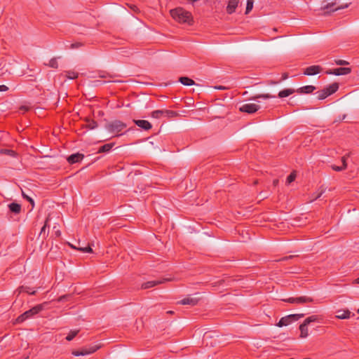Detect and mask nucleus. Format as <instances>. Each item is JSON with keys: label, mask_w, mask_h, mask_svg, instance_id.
I'll return each instance as SVG.
<instances>
[{"label": "nucleus", "mask_w": 359, "mask_h": 359, "mask_svg": "<svg viewBox=\"0 0 359 359\" xmlns=\"http://www.w3.org/2000/svg\"><path fill=\"white\" fill-rule=\"evenodd\" d=\"M170 15L175 21L180 23L192 24L193 18L191 13L182 8L179 7L171 10Z\"/></svg>", "instance_id": "obj_1"}, {"label": "nucleus", "mask_w": 359, "mask_h": 359, "mask_svg": "<svg viewBox=\"0 0 359 359\" xmlns=\"http://www.w3.org/2000/svg\"><path fill=\"white\" fill-rule=\"evenodd\" d=\"M104 128L114 137H118L123 134L122 131L127 128V124L120 120H114L107 122Z\"/></svg>", "instance_id": "obj_2"}, {"label": "nucleus", "mask_w": 359, "mask_h": 359, "mask_svg": "<svg viewBox=\"0 0 359 359\" xmlns=\"http://www.w3.org/2000/svg\"><path fill=\"white\" fill-rule=\"evenodd\" d=\"M47 304H48L47 302H44L43 304H38V305L32 307V309H30L28 311H26L25 312H24L22 314L20 315L17 318L16 322L18 323H21L24 322L25 320H26L27 319L32 318L34 315L39 313L40 311L43 310L45 306Z\"/></svg>", "instance_id": "obj_3"}, {"label": "nucleus", "mask_w": 359, "mask_h": 359, "mask_svg": "<svg viewBox=\"0 0 359 359\" xmlns=\"http://www.w3.org/2000/svg\"><path fill=\"white\" fill-rule=\"evenodd\" d=\"M100 348V346L94 345L89 347L82 348L81 350H74L72 351V355L74 356L86 355L97 351Z\"/></svg>", "instance_id": "obj_4"}, {"label": "nucleus", "mask_w": 359, "mask_h": 359, "mask_svg": "<svg viewBox=\"0 0 359 359\" xmlns=\"http://www.w3.org/2000/svg\"><path fill=\"white\" fill-rule=\"evenodd\" d=\"M283 301L290 303V304H306V303H312L314 302V299L310 297L302 296V297H290V298L283 299Z\"/></svg>", "instance_id": "obj_5"}, {"label": "nucleus", "mask_w": 359, "mask_h": 359, "mask_svg": "<svg viewBox=\"0 0 359 359\" xmlns=\"http://www.w3.org/2000/svg\"><path fill=\"white\" fill-rule=\"evenodd\" d=\"M260 109V106L254 103L244 104L240 107L239 110L241 112L249 114L257 112Z\"/></svg>", "instance_id": "obj_6"}, {"label": "nucleus", "mask_w": 359, "mask_h": 359, "mask_svg": "<svg viewBox=\"0 0 359 359\" xmlns=\"http://www.w3.org/2000/svg\"><path fill=\"white\" fill-rule=\"evenodd\" d=\"M168 280H169V279L163 278V279L158 280L147 281V282L142 283L141 287H142V289H144V290L149 289V288L155 287L158 285L162 284Z\"/></svg>", "instance_id": "obj_7"}, {"label": "nucleus", "mask_w": 359, "mask_h": 359, "mask_svg": "<svg viewBox=\"0 0 359 359\" xmlns=\"http://www.w3.org/2000/svg\"><path fill=\"white\" fill-rule=\"evenodd\" d=\"M320 70H321V67L320 66L313 65V66L306 67L304 69V73L306 75L313 76V75H316V74L320 73Z\"/></svg>", "instance_id": "obj_8"}, {"label": "nucleus", "mask_w": 359, "mask_h": 359, "mask_svg": "<svg viewBox=\"0 0 359 359\" xmlns=\"http://www.w3.org/2000/svg\"><path fill=\"white\" fill-rule=\"evenodd\" d=\"M84 155L80 153L73 154L67 158V161L69 164L79 163L83 160Z\"/></svg>", "instance_id": "obj_9"}, {"label": "nucleus", "mask_w": 359, "mask_h": 359, "mask_svg": "<svg viewBox=\"0 0 359 359\" xmlns=\"http://www.w3.org/2000/svg\"><path fill=\"white\" fill-rule=\"evenodd\" d=\"M84 121L86 123L83 126V128L93 130V129L97 128L98 126L97 121H95L94 119H92L89 117L85 118Z\"/></svg>", "instance_id": "obj_10"}, {"label": "nucleus", "mask_w": 359, "mask_h": 359, "mask_svg": "<svg viewBox=\"0 0 359 359\" xmlns=\"http://www.w3.org/2000/svg\"><path fill=\"white\" fill-rule=\"evenodd\" d=\"M239 0H229L226 6V12L229 14H232L236 11L238 5Z\"/></svg>", "instance_id": "obj_11"}, {"label": "nucleus", "mask_w": 359, "mask_h": 359, "mask_svg": "<svg viewBox=\"0 0 359 359\" xmlns=\"http://www.w3.org/2000/svg\"><path fill=\"white\" fill-rule=\"evenodd\" d=\"M323 320V316L322 315H312L311 316H309L304 320V323L307 325H309L311 323H320Z\"/></svg>", "instance_id": "obj_12"}, {"label": "nucleus", "mask_w": 359, "mask_h": 359, "mask_svg": "<svg viewBox=\"0 0 359 359\" xmlns=\"http://www.w3.org/2000/svg\"><path fill=\"white\" fill-rule=\"evenodd\" d=\"M198 299L188 297L184 298L183 299L177 302V304H182V305L188 304V305L195 306L198 304Z\"/></svg>", "instance_id": "obj_13"}, {"label": "nucleus", "mask_w": 359, "mask_h": 359, "mask_svg": "<svg viewBox=\"0 0 359 359\" xmlns=\"http://www.w3.org/2000/svg\"><path fill=\"white\" fill-rule=\"evenodd\" d=\"M9 211L15 215L20 214L22 210L21 205L18 203H11L8 205Z\"/></svg>", "instance_id": "obj_14"}, {"label": "nucleus", "mask_w": 359, "mask_h": 359, "mask_svg": "<svg viewBox=\"0 0 359 359\" xmlns=\"http://www.w3.org/2000/svg\"><path fill=\"white\" fill-rule=\"evenodd\" d=\"M351 72V69L348 67H339L332 70L330 72L334 75H346Z\"/></svg>", "instance_id": "obj_15"}, {"label": "nucleus", "mask_w": 359, "mask_h": 359, "mask_svg": "<svg viewBox=\"0 0 359 359\" xmlns=\"http://www.w3.org/2000/svg\"><path fill=\"white\" fill-rule=\"evenodd\" d=\"M134 122L137 126L145 130H148L152 127L151 124L146 120H135Z\"/></svg>", "instance_id": "obj_16"}, {"label": "nucleus", "mask_w": 359, "mask_h": 359, "mask_svg": "<svg viewBox=\"0 0 359 359\" xmlns=\"http://www.w3.org/2000/svg\"><path fill=\"white\" fill-rule=\"evenodd\" d=\"M79 74L74 71V70H69L66 71L63 74H61L60 76H62L63 78H67L69 79H75L78 77Z\"/></svg>", "instance_id": "obj_17"}, {"label": "nucleus", "mask_w": 359, "mask_h": 359, "mask_svg": "<svg viewBox=\"0 0 359 359\" xmlns=\"http://www.w3.org/2000/svg\"><path fill=\"white\" fill-rule=\"evenodd\" d=\"M336 318L339 319H348L350 318L351 312L348 309L346 310H339L337 311Z\"/></svg>", "instance_id": "obj_18"}, {"label": "nucleus", "mask_w": 359, "mask_h": 359, "mask_svg": "<svg viewBox=\"0 0 359 359\" xmlns=\"http://www.w3.org/2000/svg\"><path fill=\"white\" fill-rule=\"evenodd\" d=\"M299 330H300V337L301 338H306L309 336V331H308V325L303 322L299 325Z\"/></svg>", "instance_id": "obj_19"}, {"label": "nucleus", "mask_w": 359, "mask_h": 359, "mask_svg": "<svg viewBox=\"0 0 359 359\" xmlns=\"http://www.w3.org/2000/svg\"><path fill=\"white\" fill-rule=\"evenodd\" d=\"M179 81L184 86L196 85L194 81L189 77L182 76L179 79Z\"/></svg>", "instance_id": "obj_20"}, {"label": "nucleus", "mask_w": 359, "mask_h": 359, "mask_svg": "<svg viewBox=\"0 0 359 359\" xmlns=\"http://www.w3.org/2000/svg\"><path fill=\"white\" fill-rule=\"evenodd\" d=\"M114 144L115 143L111 142L101 146L98 149V153H105L109 151L113 148Z\"/></svg>", "instance_id": "obj_21"}, {"label": "nucleus", "mask_w": 359, "mask_h": 359, "mask_svg": "<svg viewBox=\"0 0 359 359\" xmlns=\"http://www.w3.org/2000/svg\"><path fill=\"white\" fill-rule=\"evenodd\" d=\"M292 322L289 318V316H287L283 317L280 319V320L277 323V326L281 327L283 326H287L289 324H290Z\"/></svg>", "instance_id": "obj_22"}, {"label": "nucleus", "mask_w": 359, "mask_h": 359, "mask_svg": "<svg viewBox=\"0 0 359 359\" xmlns=\"http://www.w3.org/2000/svg\"><path fill=\"white\" fill-rule=\"evenodd\" d=\"M48 221H49V218L47 217L44 222V225L42 226L40 233H39V236H42L43 239L46 238L48 235V234H46V229L47 226H48Z\"/></svg>", "instance_id": "obj_23"}, {"label": "nucleus", "mask_w": 359, "mask_h": 359, "mask_svg": "<svg viewBox=\"0 0 359 359\" xmlns=\"http://www.w3.org/2000/svg\"><path fill=\"white\" fill-rule=\"evenodd\" d=\"M336 91H322V93L318 95L317 97L318 100H323V99L327 97L328 96L331 95L332 94H333Z\"/></svg>", "instance_id": "obj_24"}, {"label": "nucleus", "mask_w": 359, "mask_h": 359, "mask_svg": "<svg viewBox=\"0 0 359 359\" xmlns=\"http://www.w3.org/2000/svg\"><path fill=\"white\" fill-rule=\"evenodd\" d=\"M20 292H26L29 294L34 295L36 293V290H32L29 287L27 286H22L20 287Z\"/></svg>", "instance_id": "obj_25"}, {"label": "nucleus", "mask_w": 359, "mask_h": 359, "mask_svg": "<svg viewBox=\"0 0 359 359\" xmlns=\"http://www.w3.org/2000/svg\"><path fill=\"white\" fill-rule=\"evenodd\" d=\"M291 322L297 321L304 316V313H297L288 315Z\"/></svg>", "instance_id": "obj_26"}, {"label": "nucleus", "mask_w": 359, "mask_h": 359, "mask_svg": "<svg viewBox=\"0 0 359 359\" xmlns=\"http://www.w3.org/2000/svg\"><path fill=\"white\" fill-rule=\"evenodd\" d=\"M325 191V188L321 186L319 189V191L317 194H313V198L311 199V201L316 200L317 198H319Z\"/></svg>", "instance_id": "obj_27"}, {"label": "nucleus", "mask_w": 359, "mask_h": 359, "mask_svg": "<svg viewBox=\"0 0 359 359\" xmlns=\"http://www.w3.org/2000/svg\"><path fill=\"white\" fill-rule=\"evenodd\" d=\"M48 66L52 68L57 69L58 67V63L56 57L50 59L47 64Z\"/></svg>", "instance_id": "obj_28"}, {"label": "nucleus", "mask_w": 359, "mask_h": 359, "mask_svg": "<svg viewBox=\"0 0 359 359\" xmlns=\"http://www.w3.org/2000/svg\"><path fill=\"white\" fill-rule=\"evenodd\" d=\"M297 175L295 171H292L287 177V183L290 184L296 179Z\"/></svg>", "instance_id": "obj_29"}, {"label": "nucleus", "mask_w": 359, "mask_h": 359, "mask_svg": "<svg viewBox=\"0 0 359 359\" xmlns=\"http://www.w3.org/2000/svg\"><path fill=\"white\" fill-rule=\"evenodd\" d=\"M78 333H79V330H73V331L72 330V331H70V332L66 337V339L67 341L72 340L77 335Z\"/></svg>", "instance_id": "obj_30"}, {"label": "nucleus", "mask_w": 359, "mask_h": 359, "mask_svg": "<svg viewBox=\"0 0 359 359\" xmlns=\"http://www.w3.org/2000/svg\"><path fill=\"white\" fill-rule=\"evenodd\" d=\"M253 0H248L247 1V5H246V11L245 14H248L249 12H250L253 8Z\"/></svg>", "instance_id": "obj_31"}, {"label": "nucleus", "mask_w": 359, "mask_h": 359, "mask_svg": "<svg viewBox=\"0 0 359 359\" xmlns=\"http://www.w3.org/2000/svg\"><path fill=\"white\" fill-rule=\"evenodd\" d=\"M294 91H279L278 96L280 98L290 95Z\"/></svg>", "instance_id": "obj_32"}, {"label": "nucleus", "mask_w": 359, "mask_h": 359, "mask_svg": "<svg viewBox=\"0 0 359 359\" xmlns=\"http://www.w3.org/2000/svg\"><path fill=\"white\" fill-rule=\"evenodd\" d=\"M339 88V83L334 82V83H332V84H330L328 87H327L324 90H338Z\"/></svg>", "instance_id": "obj_33"}, {"label": "nucleus", "mask_w": 359, "mask_h": 359, "mask_svg": "<svg viewBox=\"0 0 359 359\" xmlns=\"http://www.w3.org/2000/svg\"><path fill=\"white\" fill-rule=\"evenodd\" d=\"M332 168L334 171L339 172V171H342V170H345L346 169V165H344V166H342V165L341 166H338V165H332Z\"/></svg>", "instance_id": "obj_34"}, {"label": "nucleus", "mask_w": 359, "mask_h": 359, "mask_svg": "<svg viewBox=\"0 0 359 359\" xmlns=\"http://www.w3.org/2000/svg\"><path fill=\"white\" fill-rule=\"evenodd\" d=\"M163 114V111L156 110L152 112V116L154 118H160L161 116Z\"/></svg>", "instance_id": "obj_35"}, {"label": "nucleus", "mask_w": 359, "mask_h": 359, "mask_svg": "<svg viewBox=\"0 0 359 359\" xmlns=\"http://www.w3.org/2000/svg\"><path fill=\"white\" fill-rule=\"evenodd\" d=\"M78 249L83 252H93L92 248L89 245L87 247H85V248L81 247V248H79Z\"/></svg>", "instance_id": "obj_36"}, {"label": "nucleus", "mask_w": 359, "mask_h": 359, "mask_svg": "<svg viewBox=\"0 0 359 359\" xmlns=\"http://www.w3.org/2000/svg\"><path fill=\"white\" fill-rule=\"evenodd\" d=\"M1 152L11 156H14L15 154V151L11 149H2Z\"/></svg>", "instance_id": "obj_37"}, {"label": "nucleus", "mask_w": 359, "mask_h": 359, "mask_svg": "<svg viewBox=\"0 0 359 359\" xmlns=\"http://www.w3.org/2000/svg\"><path fill=\"white\" fill-rule=\"evenodd\" d=\"M31 109V107L30 105H21L20 107H19V109L20 111H23L24 112H26V111H29Z\"/></svg>", "instance_id": "obj_38"}, {"label": "nucleus", "mask_w": 359, "mask_h": 359, "mask_svg": "<svg viewBox=\"0 0 359 359\" xmlns=\"http://www.w3.org/2000/svg\"><path fill=\"white\" fill-rule=\"evenodd\" d=\"M22 197H23L24 198L27 199V201L31 203V205H32V207L34 206V200H33L32 198L29 197L28 196H27L26 194H25V193H23V192H22Z\"/></svg>", "instance_id": "obj_39"}, {"label": "nucleus", "mask_w": 359, "mask_h": 359, "mask_svg": "<svg viewBox=\"0 0 359 359\" xmlns=\"http://www.w3.org/2000/svg\"><path fill=\"white\" fill-rule=\"evenodd\" d=\"M335 63L338 65H348L349 63L346 61V60H335Z\"/></svg>", "instance_id": "obj_40"}, {"label": "nucleus", "mask_w": 359, "mask_h": 359, "mask_svg": "<svg viewBox=\"0 0 359 359\" xmlns=\"http://www.w3.org/2000/svg\"><path fill=\"white\" fill-rule=\"evenodd\" d=\"M315 87L313 86H302V87H300L297 90H315Z\"/></svg>", "instance_id": "obj_41"}, {"label": "nucleus", "mask_w": 359, "mask_h": 359, "mask_svg": "<svg viewBox=\"0 0 359 359\" xmlns=\"http://www.w3.org/2000/svg\"><path fill=\"white\" fill-rule=\"evenodd\" d=\"M69 297V295H62L58 298L57 302H63L65 299H67Z\"/></svg>", "instance_id": "obj_42"}, {"label": "nucleus", "mask_w": 359, "mask_h": 359, "mask_svg": "<svg viewBox=\"0 0 359 359\" xmlns=\"http://www.w3.org/2000/svg\"><path fill=\"white\" fill-rule=\"evenodd\" d=\"M214 88L215 90H228L227 88L224 87V86H215Z\"/></svg>", "instance_id": "obj_43"}, {"label": "nucleus", "mask_w": 359, "mask_h": 359, "mask_svg": "<svg viewBox=\"0 0 359 359\" xmlns=\"http://www.w3.org/2000/svg\"><path fill=\"white\" fill-rule=\"evenodd\" d=\"M81 46V43H75L71 44V48H77Z\"/></svg>", "instance_id": "obj_44"}, {"label": "nucleus", "mask_w": 359, "mask_h": 359, "mask_svg": "<svg viewBox=\"0 0 359 359\" xmlns=\"http://www.w3.org/2000/svg\"><path fill=\"white\" fill-rule=\"evenodd\" d=\"M348 6V4H346L344 6H339V7L334 8L333 11H337V10L343 9V8H347Z\"/></svg>", "instance_id": "obj_45"}, {"label": "nucleus", "mask_w": 359, "mask_h": 359, "mask_svg": "<svg viewBox=\"0 0 359 359\" xmlns=\"http://www.w3.org/2000/svg\"><path fill=\"white\" fill-rule=\"evenodd\" d=\"M341 162H342V166L346 165V168H347V163H346V158L344 156H343L341 158Z\"/></svg>", "instance_id": "obj_46"}, {"label": "nucleus", "mask_w": 359, "mask_h": 359, "mask_svg": "<svg viewBox=\"0 0 359 359\" xmlns=\"http://www.w3.org/2000/svg\"><path fill=\"white\" fill-rule=\"evenodd\" d=\"M177 83V81H169L168 83H165L164 84V86H170L172 83Z\"/></svg>", "instance_id": "obj_47"}, {"label": "nucleus", "mask_w": 359, "mask_h": 359, "mask_svg": "<svg viewBox=\"0 0 359 359\" xmlns=\"http://www.w3.org/2000/svg\"><path fill=\"white\" fill-rule=\"evenodd\" d=\"M130 8H131V9H132L133 11H134L135 12H137V11H138V10H139V9H138V8H137L135 5H133V6H131Z\"/></svg>", "instance_id": "obj_48"}, {"label": "nucleus", "mask_w": 359, "mask_h": 359, "mask_svg": "<svg viewBox=\"0 0 359 359\" xmlns=\"http://www.w3.org/2000/svg\"><path fill=\"white\" fill-rule=\"evenodd\" d=\"M0 90H8V88L4 85H0Z\"/></svg>", "instance_id": "obj_49"}, {"label": "nucleus", "mask_w": 359, "mask_h": 359, "mask_svg": "<svg viewBox=\"0 0 359 359\" xmlns=\"http://www.w3.org/2000/svg\"><path fill=\"white\" fill-rule=\"evenodd\" d=\"M273 184L274 186H276L278 184V180H274Z\"/></svg>", "instance_id": "obj_50"}, {"label": "nucleus", "mask_w": 359, "mask_h": 359, "mask_svg": "<svg viewBox=\"0 0 359 359\" xmlns=\"http://www.w3.org/2000/svg\"><path fill=\"white\" fill-rule=\"evenodd\" d=\"M299 93H312L313 91H307V90H305V91H298Z\"/></svg>", "instance_id": "obj_51"}, {"label": "nucleus", "mask_w": 359, "mask_h": 359, "mask_svg": "<svg viewBox=\"0 0 359 359\" xmlns=\"http://www.w3.org/2000/svg\"><path fill=\"white\" fill-rule=\"evenodd\" d=\"M354 283L356 284H359V277L355 280Z\"/></svg>", "instance_id": "obj_52"}, {"label": "nucleus", "mask_w": 359, "mask_h": 359, "mask_svg": "<svg viewBox=\"0 0 359 359\" xmlns=\"http://www.w3.org/2000/svg\"><path fill=\"white\" fill-rule=\"evenodd\" d=\"M166 113L167 114H175V112L173 111H166Z\"/></svg>", "instance_id": "obj_53"}, {"label": "nucleus", "mask_w": 359, "mask_h": 359, "mask_svg": "<svg viewBox=\"0 0 359 359\" xmlns=\"http://www.w3.org/2000/svg\"><path fill=\"white\" fill-rule=\"evenodd\" d=\"M269 97V95H259V96H258L257 97Z\"/></svg>", "instance_id": "obj_54"}, {"label": "nucleus", "mask_w": 359, "mask_h": 359, "mask_svg": "<svg viewBox=\"0 0 359 359\" xmlns=\"http://www.w3.org/2000/svg\"><path fill=\"white\" fill-rule=\"evenodd\" d=\"M55 234H56L57 236H60V231H57L55 232Z\"/></svg>", "instance_id": "obj_55"}, {"label": "nucleus", "mask_w": 359, "mask_h": 359, "mask_svg": "<svg viewBox=\"0 0 359 359\" xmlns=\"http://www.w3.org/2000/svg\"><path fill=\"white\" fill-rule=\"evenodd\" d=\"M167 313H168V314H173V313H174V311H167Z\"/></svg>", "instance_id": "obj_56"}, {"label": "nucleus", "mask_w": 359, "mask_h": 359, "mask_svg": "<svg viewBox=\"0 0 359 359\" xmlns=\"http://www.w3.org/2000/svg\"><path fill=\"white\" fill-rule=\"evenodd\" d=\"M209 337L208 334V333H205V336H204V338H208Z\"/></svg>", "instance_id": "obj_57"}, {"label": "nucleus", "mask_w": 359, "mask_h": 359, "mask_svg": "<svg viewBox=\"0 0 359 359\" xmlns=\"http://www.w3.org/2000/svg\"><path fill=\"white\" fill-rule=\"evenodd\" d=\"M98 113H99V115H102L103 114V112L102 111H100Z\"/></svg>", "instance_id": "obj_58"}, {"label": "nucleus", "mask_w": 359, "mask_h": 359, "mask_svg": "<svg viewBox=\"0 0 359 359\" xmlns=\"http://www.w3.org/2000/svg\"><path fill=\"white\" fill-rule=\"evenodd\" d=\"M64 95H65V96H67V93L66 92H65Z\"/></svg>", "instance_id": "obj_59"}, {"label": "nucleus", "mask_w": 359, "mask_h": 359, "mask_svg": "<svg viewBox=\"0 0 359 359\" xmlns=\"http://www.w3.org/2000/svg\"><path fill=\"white\" fill-rule=\"evenodd\" d=\"M358 313H359V309H358Z\"/></svg>", "instance_id": "obj_60"}]
</instances>
